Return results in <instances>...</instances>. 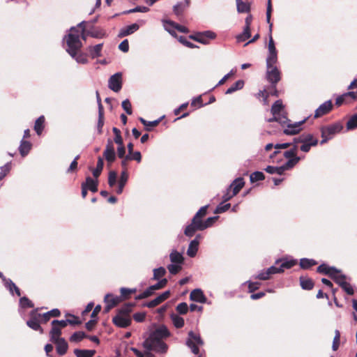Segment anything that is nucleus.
<instances>
[{
    "mask_svg": "<svg viewBox=\"0 0 357 357\" xmlns=\"http://www.w3.org/2000/svg\"><path fill=\"white\" fill-rule=\"evenodd\" d=\"M67 47L66 52L73 58L77 63L86 64L88 63L87 55L80 51L82 43L79 40V29L77 27H71L70 32L64 38Z\"/></svg>",
    "mask_w": 357,
    "mask_h": 357,
    "instance_id": "f257e3e1",
    "label": "nucleus"
},
{
    "mask_svg": "<svg viewBox=\"0 0 357 357\" xmlns=\"http://www.w3.org/2000/svg\"><path fill=\"white\" fill-rule=\"evenodd\" d=\"M306 119L294 123H289V120L286 116H273L267 120L268 122L277 121L282 126H287L284 130L286 135H295L301 130V125L305 121Z\"/></svg>",
    "mask_w": 357,
    "mask_h": 357,
    "instance_id": "f03ea898",
    "label": "nucleus"
},
{
    "mask_svg": "<svg viewBox=\"0 0 357 357\" xmlns=\"http://www.w3.org/2000/svg\"><path fill=\"white\" fill-rule=\"evenodd\" d=\"M204 344V341L201 338V336L198 333H195L193 331H190L188 333V337L186 340V345L190 349L191 351L195 354L198 355L199 353V346H202Z\"/></svg>",
    "mask_w": 357,
    "mask_h": 357,
    "instance_id": "7ed1b4c3",
    "label": "nucleus"
},
{
    "mask_svg": "<svg viewBox=\"0 0 357 357\" xmlns=\"http://www.w3.org/2000/svg\"><path fill=\"white\" fill-rule=\"evenodd\" d=\"M342 129L340 123H334L321 128L322 140L321 144H325L328 140L331 139L335 134L340 132Z\"/></svg>",
    "mask_w": 357,
    "mask_h": 357,
    "instance_id": "20e7f679",
    "label": "nucleus"
},
{
    "mask_svg": "<svg viewBox=\"0 0 357 357\" xmlns=\"http://www.w3.org/2000/svg\"><path fill=\"white\" fill-rule=\"evenodd\" d=\"M169 335V332L166 326H161L156 328L153 333H151L148 338L145 341L146 345H149L151 341L162 340L163 338L167 337Z\"/></svg>",
    "mask_w": 357,
    "mask_h": 357,
    "instance_id": "39448f33",
    "label": "nucleus"
},
{
    "mask_svg": "<svg viewBox=\"0 0 357 357\" xmlns=\"http://www.w3.org/2000/svg\"><path fill=\"white\" fill-rule=\"evenodd\" d=\"M40 317L41 314L37 313L36 310L31 311L30 313V319L26 321V325L31 329L43 333V330L40 325Z\"/></svg>",
    "mask_w": 357,
    "mask_h": 357,
    "instance_id": "423d86ee",
    "label": "nucleus"
},
{
    "mask_svg": "<svg viewBox=\"0 0 357 357\" xmlns=\"http://www.w3.org/2000/svg\"><path fill=\"white\" fill-rule=\"evenodd\" d=\"M108 87L114 92H119L122 88V73H116L108 80Z\"/></svg>",
    "mask_w": 357,
    "mask_h": 357,
    "instance_id": "0eeeda50",
    "label": "nucleus"
},
{
    "mask_svg": "<svg viewBox=\"0 0 357 357\" xmlns=\"http://www.w3.org/2000/svg\"><path fill=\"white\" fill-rule=\"evenodd\" d=\"M143 347L145 349L153 350L159 353H165L167 350V345L162 340L151 341L149 345H146L144 341Z\"/></svg>",
    "mask_w": 357,
    "mask_h": 357,
    "instance_id": "6e6552de",
    "label": "nucleus"
},
{
    "mask_svg": "<svg viewBox=\"0 0 357 357\" xmlns=\"http://www.w3.org/2000/svg\"><path fill=\"white\" fill-rule=\"evenodd\" d=\"M266 78L273 84H276L280 79V71L275 65L267 68Z\"/></svg>",
    "mask_w": 357,
    "mask_h": 357,
    "instance_id": "1a4fd4ad",
    "label": "nucleus"
},
{
    "mask_svg": "<svg viewBox=\"0 0 357 357\" xmlns=\"http://www.w3.org/2000/svg\"><path fill=\"white\" fill-rule=\"evenodd\" d=\"M131 317H128L119 313L113 317L112 321L113 323L118 327L120 328H126L131 324Z\"/></svg>",
    "mask_w": 357,
    "mask_h": 357,
    "instance_id": "9d476101",
    "label": "nucleus"
},
{
    "mask_svg": "<svg viewBox=\"0 0 357 357\" xmlns=\"http://www.w3.org/2000/svg\"><path fill=\"white\" fill-rule=\"evenodd\" d=\"M103 155L109 164L112 163L116 159V153L112 140H108Z\"/></svg>",
    "mask_w": 357,
    "mask_h": 357,
    "instance_id": "9b49d317",
    "label": "nucleus"
},
{
    "mask_svg": "<svg viewBox=\"0 0 357 357\" xmlns=\"http://www.w3.org/2000/svg\"><path fill=\"white\" fill-rule=\"evenodd\" d=\"M121 301V297L115 296L112 294H107L105 295L104 302L106 304L105 311L108 312L112 307L116 306Z\"/></svg>",
    "mask_w": 357,
    "mask_h": 357,
    "instance_id": "f8f14e48",
    "label": "nucleus"
},
{
    "mask_svg": "<svg viewBox=\"0 0 357 357\" xmlns=\"http://www.w3.org/2000/svg\"><path fill=\"white\" fill-rule=\"evenodd\" d=\"M331 100L324 102L315 110L314 117L317 118L327 114L331 111Z\"/></svg>",
    "mask_w": 357,
    "mask_h": 357,
    "instance_id": "ddd939ff",
    "label": "nucleus"
},
{
    "mask_svg": "<svg viewBox=\"0 0 357 357\" xmlns=\"http://www.w3.org/2000/svg\"><path fill=\"white\" fill-rule=\"evenodd\" d=\"M190 299L200 303H204L206 302V298L202 290L200 289H195L192 290L190 295Z\"/></svg>",
    "mask_w": 357,
    "mask_h": 357,
    "instance_id": "4468645a",
    "label": "nucleus"
},
{
    "mask_svg": "<svg viewBox=\"0 0 357 357\" xmlns=\"http://www.w3.org/2000/svg\"><path fill=\"white\" fill-rule=\"evenodd\" d=\"M52 342L56 344V349L59 355L63 356L67 352L68 346L64 338L57 339Z\"/></svg>",
    "mask_w": 357,
    "mask_h": 357,
    "instance_id": "2eb2a0df",
    "label": "nucleus"
},
{
    "mask_svg": "<svg viewBox=\"0 0 357 357\" xmlns=\"http://www.w3.org/2000/svg\"><path fill=\"white\" fill-rule=\"evenodd\" d=\"M200 237L201 235L198 234L194 240L190 241L187 250V255L189 257H194L196 255L199 248V238Z\"/></svg>",
    "mask_w": 357,
    "mask_h": 357,
    "instance_id": "dca6fc26",
    "label": "nucleus"
},
{
    "mask_svg": "<svg viewBox=\"0 0 357 357\" xmlns=\"http://www.w3.org/2000/svg\"><path fill=\"white\" fill-rule=\"evenodd\" d=\"M245 185L244 179L238 177L233 181L229 187V190L232 189L233 195H236Z\"/></svg>",
    "mask_w": 357,
    "mask_h": 357,
    "instance_id": "f3484780",
    "label": "nucleus"
},
{
    "mask_svg": "<svg viewBox=\"0 0 357 357\" xmlns=\"http://www.w3.org/2000/svg\"><path fill=\"white\" fill-rule=\"evenodd\" d=\"M103 43L97 44L94 46H89L87 51L92 59H96L101 56Z\"/></svg>",
    "mask_w": 357,
    "mask_h": 357,
    "instance_id": "a211bd4d",
    "label": "nucleus"
},
{
    "mask_svg": "<svg viewBox=\"0 0 357 357\" xmlns=\"http://www.w3.org/2000/svg\"><path fill=\"white\" fill-rule=\"evenodd\" d=\"M190 0H184V1L178 2L173 7V11L176 16H180L183 11L189 6Z\"/></svg>",
    "mask_w": 357,
    "mask_h": 357,
    "instance_id": "6ab92c4d",
    "label": "nucleus"
},
{
    "mask_svg": "<svg viewBox=\"0 0 357 357\" xmlns=\"http://www.w3.org/2000/svg\"><path fill=\"white\" fill-rule=\"evenodd\" d=\"M162 22L163 24L164 29L169 33L172 36L177 37V35L175 32V22L172 20H162Z\"/></svg>",
    "mask_w": 357,
    "mask_h": 357,
    "instance_id": "aec40b11",
    "label": "nucleus"
},
{
    "mask_svg": "<svg viewBox=\"0 0 357 357\" xmlns=\"http://www.w3.org/2000/svg\"><path fill=\"white\" fill-rule=\"evenodd\" d=\"M2 280L4 282L5 287L9 290L11 294H13V291H15L18 296H20V291L19 288L10 279H7L4 277Z\"/></svg>",
    "mask_w": 357,
    "mask_h": 357,
    "instance_id": "412c9836",
    "label": "nucleus"
},
{
    "mask_svg": "<svg viewBox=\"0 0 357 357\" xmlns=\"http://www.w3.org/2000/svg\"><path fill=\"white\" fill-rule=\"evenodd\" d=\"M314 141L318 140L310 133H303L294 139V142L296 144H297V142L312 143Z\"/></svg>",
    "mask_w": 357,
    "mask_h": 357,
    "instance_id": "4be33fe9",
    "label": "nucleus"
},
{
    "mask_svg": "<svg viewBox=\"0 0 357 357\" xmlns=\"http://www.w3.org/2000/svg\"><path fill=\"white\" fill-rule=\"evenodd\" d=\"M331 278L340 286H342V284L345 283L347 280V277L345 275L341 273V271L337 268L331 276Z\"/></svg>",
    "mask_w": 357,
    "mask_h": 357,
    "instance_id": "5701e85b",
    "label": "nucleus"
},
{
    "mask_svg": "<svg viewBox=\"0 0 357 357\" xmlns=\"http://www.w3.org/2000/svg\"><path fill=\"white\" fill-rule=\"evenodd\" d=\"M128 178V175L126 171L123 170L121 174L120 179L119 181L118 188L116 190L117 194L120 195L123 192V188L127 183Z\"/></svg>",
    "mask_w": 357,
    "mask_h": 357,
    "instance_id": "b1692460",
    "label": "nucleus"
},
{
    "mask_svg": "<svg viewBox=\"0 0 357 357\" xmlns=\"http://www.w3.org/2000/svg\"><path fill=\"white\" fill-rule=\"evenodd\" d=\"M139 26L137 24H136V23L132 24L127 26L126 27L122 29L120 31L119 36H128L130 34L133 33L136 31H137L139 29Z\"/></svg>",
    "mask_w": 357,
    "mask_h": 357,
    "instance_id": "393cba45",
    "label": "nucleus"
},
{
    "mask_svg": "<svg viewBox=\"0 0 357 357\" xmlns=\"http://www.w3.org/2000/svg\"><path fill=\"white\" fill-rule=\"evenodd\" d=\"M31 148V144L24 139H22L19 146V151L22 157L26 155Z\"/></svg>",
    "mask_w": 357,
    "mask_h": 357,
    "instance_id": "a878e982",
    "label": "nucleus"
},
{
    "mask_svg": "<svg viewBox=\"0 0 357 357\" xmlns=\"http://www.w3.org/2000/svg\"><path fill=\"white\" fill-rule=\"evenodd\" d=\"M283 110V105L281 100H276L271 107V113L273 116H282L280 113Z\"/></svg>",
    "mask_w": 357,
    "mask_h": 357,
    "instance_id": "bb28decb",
    "label": "nucleus"
},
{
    "mask_svg": "<svg viewBox=\"0 0 357 357\" xmlns=\"http://www.w3.org/2000/svg\"><path fill=\"white\" fill-rule=\"evenodd\" d=\"M335 270H336V268L335 267H331L324 264H321L317 268V271L319 273L328 275L331 278L333 275V274L334 273Z\"/></svg>",
    "mask_w": 357,
    "mask_h": 357,
    "instance_id": "cd10ccee",
    "label": "nucleus"
},
{
    "mask_svg": "<svg viewBox=\"0 0 357 357\" xmlns=\"http://www.w3.org/2000/svg\"><path fill=\"white\" fill-rule=\"evenodd\" d=\"M86 185L87 189L90 190L93 192L98 191V181L93 180L90 176L86 177V182L84 183Z\"/></svg>",
    "mask_w": 357,
    "mask_h": 357,
    "instance_id": "c85d7f7f",
    "label": "nucleus"
},
{
    "mask_svg": "<svg viewBox=\"0 0 357 357\" xmlns=\"http://www.w3.org/2000/svg\"><path fill=\"white\" fill-rule=\"evenodd\" d=\"M301 159V157L290 158L284 165H282L284 172L286 170L293 168Z\"/></svg>",
    "mask_w": 357,
    "mask_h": 357,
    "instance_id": "c756f323",
    "label": "nucleus"
},
{
    "mask_svg": "<svg viewBox=\"0 0 357 357\" xmlns=\"http://www.w3.org/2000/svg\"><path fill=\"white\" fill-rule=\"evenodd\" d=\"M95 350L78 349L74 350V354L77 357H93L95 354Z\"/></svg>",
    "mask_w": 357,
    "mask_h": 357,
    "instance_id": "7c9ffc66",
    "label": "nucleus"
},
{
    "mask_svg": "<svg viewBox=\"0 0 357 357\" xmlns=\"http://www.w3.org/2000/svg\"><path fill=\"white\" fill-rule=\"evenodd\" d=\"M236 8L238 13H248L250 10V4L242 0H236Z\"/></svg>",
    "mask_w": 357,
    "mask_h": 357,
    "instance_id": "2f4dec72",
    "label": "nucleus"
},
{
    "mask_svg": "<svg viewBox=\"0 0 357 357\" xmlns=\"http://www.w3.org/2000/svg\"><path fill=\"white\" fill-rule=\"evenodd\" d=\"M45 117L43 116H39L34 125V130L36 133L40 135L44 129Z\"/></svg>",
    "mask_w": 357,
    "mask_h": 357,
    "instance_id": "473e14b6",
    "label": "nucleus"
},
{
    "mask_svg": "<svg viewBox=\"0 0 357 357\" xmlns=\"http://www.w3.org/2000/svg\"><path fill=\"white\" fill-rule=\"evenodd\" d=\"M251 36V33H250V28H248L247 27H244L243 28V31L241 33L238 34V36H236V41L238 43H241V42H243L245 40H246L247 39L250 38Z\"/></svg>",
    "mask_w": 357,
    "mask_h": 357,
    "instance_id": "72a5a7b5",
    "label": "nucleus"
},
{
    "mask_svg": "<svg viewBox=\"0 0 357 357\" xmlns=\"http://www.w3.org/2000/svg\"><path fill=\"white\" fill-rule=\"evenodd\" d=\"M162 118L153 121H148L143 118H139L140 122L145 126V129L147 131H150L153 127H155L159 124Z\"/></svg>",
    "mask_w": 357,
    "mask_h": 357,
    "instance_id": "f704fd0d",
    "label": "nucleus"
},
{
    "mask_svg": "<svg viewBox=\"0 0 357 357\" xmlns=\"http://www.w3.org/2000/svg\"><path fill=\"white\" fill-rule=\"evenodd\" d=\"M169 258H170L172 263L181 264L183 261V255L180 252H177L176 250H173L170 253Z\"/></svg>",
    "mask_w": 357,
    "mask_h": 357,
    "instance_id": "c9c22d12",
    "label": "nucleus"
},
{
    "mask_svg": "<svg viewBox=\"0 0 357 357\" xmlns=\"http://www.w3.org/2000/svg\"><path fill=\"white\" fill-rule=\"evenodd\" d=\"M300 283H301V287L303 289L310 290L314 287L313 281L311 279L305 278V277L300 278Z\"/></svg>",
    "mask_w": 357,
    "mask_h": 357,
    "instance_id": "e433bc0d",
    "label": "nucleus"
},
{
    "mask_svg": "<svg viewBox=\"0 0 357 357\" xmlns=\"http://www.w3.org/2000/svg\"><path fill=\"white\" fill-rule=\"evenodd\" d=\"M52 329L50 332L51 341L61 339L60 335L61 334V329L57 325H52Z\"/></svg>",
    "mask_w": 357,
    "mask_h": 357,
    "instance_id": "4c0bfd02",
    "label": "nucleus"
},
{
    "mask_svg": "<svg viewBox=\"0 0 357 357\" xmlns=\"http://www.w3.org/2000/svg\"><path fill=\"white\" fill-rule=\"evenodd\" d=\"M244 86V82L241 79L236 81L232 86L227 89L225 93L231 94L236 91L241 89Z\"/></svg>",
    "mask_w": 357,
    "mask_h": 357,
    "instance_id": "58836bf2",
    "label": "nucleus"
},
{
    "mask_svg": "<svg viewBox=\"0 0 357 357\" xmlns=\"http://www.w3.org/2000/svg\"><path fill=\"white\" fill-rule=\"evenodd\" d=\"M87 35L94 38H103L106 36V33L103 29H96L88 31Z\"/></svg>",
    "mask_w": 357,
    "mask_h": 357,
    "instance_id": "ea45409f",
    "label": "nucleus"
},
{
    "mask_svg": "<svg viewBox=\"0 0 357 357\" xmlns=\"http://www.w3.org/2000/svg\"><path fill=\"white\" fill-rule=\"evenodd\" d=\"M278 61V54L276 52H268L266 58V68L272 67V65H275Z\"/></svg>",
    "mask_w": 357,
    "mask_h": 357,
    "instance_id": "a19ab883",
    "label": "nucleus"
},
{
    "mask_svg": "<svg viewBox=\"0 0 357 357\" xmlns=\"http://www.w3.org/2000/svg\"><path fill=\"white\" fill-rule=\"evenodd\" d=\"M103 159L101 157H98L96 168L93 170V175L95 178H98L101 174L103 169Z\"/></svg>",
    "mask_w": 357,
    "mask_h": 357,
    "instance_id": "79ce46f5",
    "label": "nucleus"
},
{
    "mask_svg": "<svg viewBox=\"0 0 357 357\" xmlns=\"http://www.w3.org/2000/svg\"><path fill=\"white\" fill-rule=\"evenodd\" d=\"M87 335L82 331H77L74 333L70 337V341L71 342H79L81 340H82L84 338L86 337Z\"/></svg>",
    "mask_w": 357,
    "mask_h": 357,
    "instance_id": "37998d69",
    "label": "nucleus"
},
{
    "mask_svg": "<svg viewBox=\"0 0 357 357\" xmlns=\"http://www.w3.org/2000/svg\"><path fill=\"white\" fill-rule=\"evenodd\" d=\"M315 264L317 261L314 259L303 258L300 260V266L303 269H307Z\"/></svg>",
    "mask_w": 357,
    "mask_h": 357,
    "instance_id": "c03bdc74",
    "label": "nucleus"
},
{
    "mask_svg": "<svg viewBox=\"0 0 357 357\" xmlns=\"http://www.w3.org/2000/svg\"><path fill=\"white\" fill-rule=\"evenodd\" d=\"M265 171L271 174H278L282 175L284 173L283 168L282 166L280 167H274V166H267L265 169Z\"/></svg>",
    "mask_w": 357,
    "mask_h": 357,
    "instance_id": "a18cd8bd",
    "label": "nucleus"
},
{
    "mask_svg": "<svg viewBox=\"0 0 357 357\" xmlns=\"http://www.w3.org/2000/svg\"><path fill=\"white\" fill-rule=\"evenodd\" d=\"M133 306H134L133 304H130V303L126 304V305H123L119 310L118 313L128 316V317H130V314L132 312Z\"/></svg>",
    "mask_w": 357,
    "mask_h": 357,
    "instance_id": "49530a36",
    "label": "nucleus"
},
{
    "mask_svg": "<svg viewBox=\"0 0 357 357\" xmlns=\"http://www.w3.org/2000/svg\"><path fill=\"white\" fill-rule=\"evenodd\" d=\"M172 320L174 326L177 328H182L184 326V319L176 314L172 315Z\"/></svg>",
    "mask_w": 357,
    "mask_h": 357,
    "instance_id": "de8ad7c7",
    "label": "nucleus"
},
{
    "mask_svg": "<svg viewBox=\"0 0 357 357\" xmlns=\"http://www.w3.org/2000/svg\"><path fill=\"white\" fill-rule=\"evenodd\" d=\"M264 178L265 176L263 172L258 171L252 173L250 176V180L252 183L259 181H263Z\"/></svg>",
    "mask_w": 357,
    "mask_h": 357,
    "instance_id": "09e8293b",
    "label": "nucleus"
},
{
    "mask_svg": "<svg viewBox=\"0 0 357 357\" xmlns=\"http://www.w3.org/2000/svg\"><path fill=\"white\" fill-rule=\"evenodd\" d=\"M202 218L195 215L192 220V222L195 225L199 231L204 230V221L202 220Z\"/></svg>",
    "mask_w": 357,
    "mask_h": 357,
    "instance_id": "8fccbe9b",
    "label": "nucleus"
},
{
    "mask_svg": "<svg viewBox=\"0 0 357 357\" xmlns=\"http://www.w3.org/2000/svg\"><path fill=\"white\" fill-rule=\"evenodd\" d=\"M190 38L193 39L194 40L199 42L200 43L206 45L208 43V40L205 38V36H203V33L202 32L197 33L195 35L190 36Z\"/></svg>",
    "mask_w": 357,
    "mask_h": 357,
    "instance_id": "3c124183",
    "label": "nucleus"
},
{
    "mask_svg": "<svg viewBox=\"0 0 357 357\" xmlns=\"http://www.w3.org/2000/svg\"><path fill=\"white\" fill-rule=\"evenodd\" d=\"M166 273V270L163 267H159L153 270V278L155 280H159L160 278L164 276Z\"/></svg>",
    "mask_w": 357,
    "mask_h": 357,
    "instance_id": "603ef678",
    "label": "nucleus"
},
{
    "mask_svg": "<svg viewBox=\"0 0 357 357\" xmlns=\"http://www.w3.org/2000/svg\"><path fill=\"white\" fill-rule=\"evenodd\" d=\"M197 227L195 225L191 222L189 225H188L184 231V234L185 236L188 237H192L196 231H199L198 229H196Z\"/></svg>",
    "mask_w": 357,
    "mask_h": 357,
    "instance_id": "864d4df0",
    "label": "nucleus"
},
{
    "mask_svg": "<svg viewBox=\"0 0 357 357\" xmlns=\"http://www.w3.org/2000/svg\"><path fill=\"white\" fill-rule=\"evenodd\" d=\"M357 128V114L353 115L347 123V130H353Z\"/></svg>",
    "mask_w": 357,
    "mask_h": 357,
    "instance_id": "5fc2aeb1",
    "label": "nucleus"
},
{
    "mask_svg": "<svg viewBox=\"0 0 357 357\" xmlns=\"http://www.w3.org/2000/svg\"><path fill=\"white\" fill-rule=\"evenodd\" d=\"M296 153H297V144H296L294 142V146L291 149H290L289 150L284 152L283 155L286 158H290L297 157Z\"/></svg>",
    "mask_w": 357,
    "mask_h": 357,
    "instance_id": "6e6d98bb",
    "label": "nucleus"
},
{
    "mask_svg": "<svg viewBox=\"0 0 357 357\" xmlns=\"http://www.w3.org/2000/svg\"><path fill=\"white\" fill-rule=\"evenodd\" d=\"M149 11V8L146 6H136L135 8L132 9H130L128 10L124 11V14H129L136 12H140V13H147Z\"/></svg>",
    "mask_w": 357,
    "mask_h": 357,
    "instance_id": "4d7b16f0",
    "label": "nucleus"
},
{
    "mask_svg": "<svg viewBox=\"0 0 357 357\" xmlns=\"http://www.w3.org/2000/svg\"><path fill=\"white\" fill-rule=\"evenodd\" d=\"M167 269L171 274L175 275L181 269V266L179 264L172 263L167 266Z\"/></svg>",
    "mask_w": 357,
    "mask_h": 357,
    "instance_id": "13d9d810",
    "label": "nucleus"
},
{
    "mask_svg": "<svg viewBox=\"0 0 357 357\" xmlns=\"http://www.w3.org/2000/svg\"><path fill=\"white\" fill-rule=\"evenodd\" d=\"M10 162H7L3 166L1 167L0 172V181H1L10 172Z\"/></svg>",
    "mask_w": 357,
    "mask_h": 357,
    "instance_id": "bf43d9fd",
    "label": "nucleus"
},
{
    "mask_svg": "<svg viewBox=\"0 0 357 357\" xmlns=\"http://www.w3.org/2000/svg\"><path fill=\"white\" fill-rule=\"evenodd\" d=\"M296 260L291 259V260H286L282 262L280 264V267L282 268V272L285 268H290L292 266H294L296 264Z\"/></svg>",
    "mask_w": 357,
    "mask_h": 357,
    "instance_id": "052dcab7",
    "label": "nucleus"
},
{
    "mask_svg": "<svg viewBox=\"0 0 357 357\" xmlns=\"http://www.w3.org/2000/svg\"><path fill=\"white\" fill-rule=\"evenodd\" d=\"M188 310V305L186 303L183 302L176 306V311L181 314H185Z\"/></svg>",
    "mask_w": 357,
    "mask_h": 357,
    "instance_id": "680f3d73",
    "label": "nucleus"
},
{
    "mask_svg": "<svg viewBox=\"0 0 357 357\" xmlns=\"http://www.w3.org/2000/svg\"><path fill=\"white\" fill-rule=\"evenodd\" d=\"M121 106L128 114H132V106L128 99L124 100L121 103Z\"/></svg>",
    "mask_w": 357,
    "mask_h": 357,
    "instance_id": "e2e57ef3",
    "label": "nucleus"
},
{
    "mask_svg": "<svg viewBox=\"0 0 357 357\" xmlns=\"http://www.w3.org/2000/svg\"><path fill=\"white\" fill-rule=\"evenodd\" d=\"M231 207V204H223V203H221L220 204H219L214 213H223V212H225L227 211V210H229V208Z\"/></svg>",
    "mask_w": 357,
    "mask_h": 357,
    "instance_id": "0e129e2a",
    "label": "nucleus"
},
{
    "mask_svg": "<svg viewBox=\"0 0 357 357\" xmlns=\"http://www.w3.org/2000/svg\"><path fill=\"white\" fill-rule=\"evenodd\" d=\"M335 333V335L333 338V345H332V349L333 351H336L338 349V347L340 344V334L339 331L336 330Z\"/></svg>",
    "mask_w": 357,
    "mask_h": 357,
    "instance_id": "69168bd1",
    "label": "nucleus"
},
{
    "mask_svg": "<svg viewBox=\"0 0 357 357\" xmlns=\"http://www.w3.org/2000/svg\"><path fill=\"white\" fill-rule=\"evenodd\" d=\"M178 40L181 43H182L183 45H184L185 46H186L189 48L198 47L196 45H195L192 43L188 40L187 38L184 36H179Z\"/></svg>",
    "mask_w": 357,
    "mask_h": 357,
    "instance_id": "338daca9",
    "label": "nucleus"
},
{
    "mask_svg": "<svg viewBox=\"0 0 357 357\" xmlns=\"http://www.w3.org/2000/svg\"><path fill=\"white\" fill-rule=\"evenodd\" d=\"M20 305L22 307H33V304L26 297H22L20 299Z\"/></svg>",
    "mask_w": 357,
    "mask_h": 357,
    "instance_id": "774afa93",
    "label": "nucleus"
}]
</instances>
